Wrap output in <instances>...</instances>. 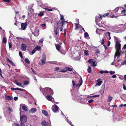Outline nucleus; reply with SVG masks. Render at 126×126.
Returning a JSON list of instances; mask_svg holds the SVG:
<instances>
[{"label": "nucleus", "instance_id": "4be33fe9", "mask_svg": "<svg viewBox=\"0 0 126 126\" xmlns=\"http://www.w3.org/2000/svg\"><path fill=\"white\" fill-rule=\"evenodd\" d=\"M15 83L17 85L19 86H21V87H24L23 86H22V84L18 82L17 81L15 80Z\"/></svg>", "mask_w": 126, "mask_h": 126}, {"label": "nucleus", "instance_id": "49530a36", "mask_svg": "<svg viewBox=\"0 0 126 126\" xmlns=\"http://www.w3.org/2000/svg\"><path fill=\"white\" fill-rule=\"evenodd\" d=\"M121 64L124 65L126 64V60L123 61V62L121 63Z\"/></svg>", "mask_w": 126, "mask_h": 126}, {"label": "nucleus", "instance_id": "13d9d810", "mask_svg": "<svg viewBox=\"0 0 126 126\" xmlns=\"http://www.w3.org/2000/svg\"><path fill=\"white\" fill-rule=\"evenodd\" d=\"M100 96L99 95H95L93 96V97H99Z\"/></svg>", "mask_w": 126, "mask_h": 126}, {"label": "nucleus", "instance_id": "473e14b6", "mask_svg": "<svg viewBox=\"0 0 126 126\" xmlns=\"http://www.w3.org/2000/svg\"><path fill=\"white\" fill-rule=\"evenodd\" d=\"M7 40L5 37H3V41L4 43L5 44L6 43Z\"/></svg>", "mask_w": 126, "mask_h": 126}, {"label": "nucleus", "instance_id": "58836bf2", "mask_svg": "<svg viewBox=\"0 0 126 126\" xmlns=\"http://www.w3.org/2000/svg\"><path fill=\"white\" fill-rule=\"evenodd\" d=\"M19 56L21 58H23V56L22 54V52L20 51H19Z\"/></svg>", "mask_w": 126, "mask_h": 126}, {"label": "nucleus", "instance_id": "c03bdc74", "mask_svg": "<svg viewBox=\"0 0 126 126\" xmlns=\"http://www.w3.org/2000/svg\"><path fill=\"white\" fill-rule=\"evenodd\" d=\"M75 25L76 26V27L75 28V30H77L78 29V28H79V26L78 24L77 23L75 24Z\"/></svg>", "mask_w": 126, "mask_h": 126}, {"label": "nucleus", "instance_id": "37998d69", "mask_svg": "<svg viewBox=\"0 0 126 126\" xmlns=\"http://www.w3.org/2000/svg\"><path fill=\"white\" fill-rule=\"evenodd\" d=\"M82 84H81V83H80L79 84H77L76 85V87H79Z\"/></svg>", "mask_w": 126, "mask_h": 126}, {"label": "nucleus", "instance_id": "7c9ffc66", "mask_svg": "<svg viewBox=\"0 0 126 126\" xmlns=\"http://www.w3.org/2000/svg\"><path fill=\"white\" fill-rule=\"evenodd\" d=\"M125 10H123L121 11V14H122V15H121L120 16H125L126 15V14H125V12L124 11Z\"/></svg>", "mask_w": 126, "mask_h": 126}, {"label": "nucleus", "instance_id": "6e6552de", "mask_svg": "<svg viewBox=\"0 0 126 126\" xmlns=\"http://www.w3.org/2000/svg\"><path fill=\"white\" fill-rule=\"evenodd\" d=\"M27 23L26 22L25 23H22L21 24V28L23 30H25L26 28Z\"/></svg>", "mask_w": 126, "mask_h": 126}, {"label": "nucleus", "instance_id": "ea45409f", "mask_svg": "<svg viewBox=\"0 0 126 126\" xmlns=\"http://www.w3.org/2000/svg\"><path fill=\"white\" fill-rule=\"evenodd\" d=\"M88 62L90 63H91V64L93 61V59H89L88 61Z\"/></svg>", "mask_w": 126, "mask_h": 126}, {"label": "nucleus", "instance_id": "412c9836", "mask_svg": "<svg viewBox=\"0 0 126 126\" xmlns=\"http://www.w3.org/2000/svg\"><path fill=\"white\" fill-rule=\"evenodd\" d=\"M22 108L23 110L26 111H28V109L27 107L25 106L24 105L22 106Z\"/></svg>", "mask_w": 126, "mask_h": 126}, {"label": "nucleus", "instance_id": "a18cd8bd", "mask_svg": "<svg viewBox=\"0 0 126 126\" xmlns=\"http://www.w3.org/2000/svg\"><path fill=\"white\" fill-rule=\"evenodd\" d=\"M36 50L34 48L33 50L32 51L31 53L32 54H34V53L35 52H36Z\"/></svg>", "mask_w": 126, "mask_h": 126}, {"label": "nucleus", "instance_id": "2eb2a0df", "mask_svg": "<svg viewBox=\"0 0 126 126\" xmlns=\"http://www.w3.org/2000/svg\"><path fill=\"white\" fill-rule=\"evenodd\" d=\"M46 98L49 101H51L52 100V97L51 96V95L47 96Z\"/></svg>", "mask_w": 126, "mask_h": 126}, {"label": "nucleus", "instance_id": "603ef678", "mask_svg": "<svg viewBox=\"0 0 126 126\" xmlns=\"http://www.w3.org/2000/svg\"><path fill=\"white\" fill-rule=\"evenodd\" d=\"M3 1L7 3H9L10 2V0H3Z\"/></svg>", "mask_w": 126, "mask_h": 126}, {"label": "nucleus", "instance_id": "79ce46f5", "mask_svg": "<svg viewBox=\"0 0 126 126\" xmlns=\"http://www.w3.org/2000/svg\"><path fill=\"white\" fill-rule=\"evenodd\" d=\"M84 53L85 54V55L86 56H87L88 55V52L87 50H85L84 51Z\"/></svg>", "mask_w": 126, "mask_h": 126}, {"label": "nucleus", "instance_id": "69168bd1", "mask_svg": "<svg viewBox=\"0 0 126 126\" xmlns=\"http://www.w3.org/2000/svg\"><path fill=\"white\" fill-rule=\"evenodd\" d=\"M116 75H114L112 76V78H116Z\"/></svg>", "mask_w": 126, "mask_h": 126}, {"label": "nucleus", "instance_id": "338daca9", "mask_svg": "<svg viewBox=\"0 0 126 126\" xmlns=\"http://www.w3.org/2000/svg\"><path fill=\"white\" fill-rule=\"evenodd\" d=\"M24 123H20V126H25V125L24 124Z\"/></svg>", "mask_w": 126, "mask_h": 126}, {"label": "nucleus", "instance_id": "a211bd4d", "mask_svg": "<svg viewBox=\"0 0 126 126\" xmlns=\"http://www.w3.org/2000/svg\"><path fill=\"white\" fill-rule=\"evenodd\" d=\"M59 51L61 53L64 55H65L66 53L65 50L64 49H61Z\"/></svg>", "mask_w": 126, "mask_h": 126}, {"label": "nucleus", "instance_id": "f257e3e1", "mask_svg": "<svg viewBox=\"0 0 126 126\" xmlns=\"http://www.w3.org/2000/svg\"><path fill=\"white\" fill-rule=\"evenodd\" d=\"M116 38V44L115 45V48L116 49V51H117V50L121 49V44L120 43V41H119L117 38L115 37H114V38Z\"/></svg>", "mask_w": 126, "mask_h": 126}, {"label": "nucleus", "instance_id": "f03ea898", "mask_svg": "<svg viewBox=\"0 0 126 126\" xmlns=\"http://www.w3.org/2000/svg\"><path fill=\"white\" fill-rule=\"evenodd\" d=\"M45 92L47 95H52L53 93L52 90L50 88L48 87L45 88Z\"/></svg>", "mask_w": 126, "mask_h": 126}, {"label": "nucleus", "instance_id": "bf43d9fd", "mask_svg": "<svg viewBox=\"0 0 126 126\" xmlns=\"http://www.w3.org/2000/svg\"><path fill=\"white\" fill-rule=\"evenodd\" d=\"M46 25V24L44 23L43 24H42L41 25V27L42 28H43L44 26H45Z\"/></svg>", "mask_w": 126, "mask_h": 126}, {"label": "nucleus", "instance_id": "aec40b11", "mask_svg": "<svg viewBox=\"0 0 126 126\" xmlns=\"http://www.w3.org/2000/svg\"><path fill=\"white\" fill-rule=\"evenodd\" d=\"M65 69L67 70V71H72L73 70V69L68 67H66Z\"/></svg>", "mask_w": 126, "mask_h": 126}, {"label": "nucleus", "instance_id": "a878e982", "mask_svg": "<svg viewBox=\"0 0 126 126\" xmlns=\"http://www.w3.org/2000/svg\"><path fill=\"white\" fill-rule=\"evenodd\" d=\"M112 97H111L110 95H109L107 101L108 102H110L112 100Z\"/></svg>", "mask_w": 126, "mask_h": 126}, {"label": "nucleus", "instance_id": "0e129e2a", "mask_svg": "<svg viewBox=\"0 0 126 126\" xmlns=\"http://www.w3.org/2000/svg\"><path fill=\"white\" fill-rule=\"evenodd\" d=\"M14 100H17V99H18V97H15L14 98Z\"/></svg>", "mask_w": 126, "mask_h": 126}, {"label": "nucleus", "instance_id": "c756f323", "mask_svg": "<svg viewBox=\"0 0 126 126\" xmlns=\"http://www.w3.org/2000/svg\"><path fill=\"white\" fill-rule=\"evenodd\" d=\"M25 61L27 64H30V62L28 58H26L25 60Z\"/></svg>", "mask_w": 126, "mask_h": 126}, {"label": "nucleus", "instance_id": "2f4dec72", "mask_svg": "<svg viewBox=\"0 0 126 126\" xmlns=\"http://www.w3.org/2000/svg\"><path fill=\"white\" fill-rule=\"evenodd\" d=\"M54 30L56 31H59V28L58 27V26H54Z\"/></svg>", "mask_w": 126, "mask_h": 126}, {"label": "nucleus", "instance_id": "864d4df0", "mask_svg": "<svg viewBox=\"0 0 126 126\" xmlns=\"http://www.w3.org/2000/svg\"><path fill=\"white\" fill-rule=\"evenodd\" d=\"M59 69V68L58 67H56L54 69L55 71H58Z\"/></svg>", "mask_w": 126, "mask_h": 126}, {"label": "nucleus", "instance_id": "9d476101", "mask_svg": "<svg viewBox=\"0 0 126 126\" xmlns=\"http://www.w3.org/2000/svg\"><path fill=\"white\" fill-rule=\"evenodd\" d=\"M48 122H47L44 120H43L41 123L42 125L43 126H47V125L48 124Z\"/></svg>", "mask_w": 126, "mask_h": 126}, {"label": "nucleus", "instance_id": "4468645a", "mask_svg": "<svg viewBox=\"0 0 126 126\" xmlns=\"http://www.w3.org/2000/svg\"><path fill=\"white\" fill-rule=\"evenodd\" d=\"M37 110L35 108H32L30 110V111L32 113H33L35 112Z\"/></svg>", "mask_w": 126, "mask_h": 126}, {"label": "nucleus", "instance_id": "b1692460", "mask_svg": "<svg viewBox=\"0 0 126 126\" xmlns=\"http://www.w3.org/2000/svg\"><path fill=\"white\" fill-rule=\"evenodd\" d=\"M29 84V82L27 80L23 82V84L25 85H26Z\"/></svg>", "mask_w": 126, "mask_h": 126}, {"label": "nucleus", "instance_id": "6e6d98bb", "mask_svg": "<svg viewBox=\"0 0 126 126\" xmlns=\"http://www.w3.org/2000/svg\"><path fill=\"white\" fill-rule=\"evenodd\" d=\"M123 88L124 90H126V87L125 85L124 84L123 85Z\"/></svg>", "mask_w": 126, "mask_h": 126}, {"label": "nucleus", "instance_id": "7ed1b4c3", "mask_svg": "<svg viewBox=\"0 0 126 126\" xmlns=\"http://www.w3.org/2000/svg\"><path fill=\"white\" fill-rule=\"evenodd\" d=\"M124 53V52L123 51H122L121 49L118 50H117V51H116V52L114 56V59L116 56H117V58H118Z\"/></svg>", "mask_w": 126, "mask_h": 126}, {"label": "nucleus", "instance_id": "72a5a7b5", "mask_svg": "<svg viewBox=\"0 0 126 126\" xmlns=\"http://www.w3.org/2000/svg\"><path fill=\"white\" fill-rule=\"evenodd\" d=\"M54 34L55 35H57L59 34V31L54 30Z\"/></svg>", "mask_w": 126, "mask_h": 126}, {"label": "nucleus", "instance_id": "bb28decb", "mask_svg": "<svg viewBox=\"0 0 126 126\" xmlns=\"http://www.w3.org/2000/svg\"><path fill=\"white\" fill-rule=\"evenodd\" d=\"M34 48L36 50H38L41 48V47L40 46L37 45Z\"/></svg>", "mask_w": 126, "mask_h": 126}, {"label": "nucleus", "instance_id": "c85d7f7f", "mask_svg": "<svg viewBox=\"0 0 126 126\" xmlns=\"http://www.w3.org/2000/svg\"><path fill=\"white\" fill-rule=\"evenodd\" d=\"M89 36V34L88 33L86 32H85L84 33V37L85 38H86L87 37H88Z\"/></svg>", "mask_w": 126, "mask_h": 126}, {"label": "nucleus", "instance_id": "1a4fd4ad", "mask_svg": "<svg viewBox=\"0 0 126 126\" xmlns=\"http://www.w3.org/2000/svg\"><path fill=\"white\" fill-rule=\"evenodd\" d=\"M46 60V55L45 54H43L42 55V58L41 60V62L43 63V64H44L45 63Z\"/></svg>", "mask_w": 126, "mask_h": 126}, {"label": "nucleus", "instance_id": "f8f14e48", "mask_svg": "<svg viewBox=\"0 0 126 126\" xmlns=\"http://www.w3.org/2000/svg\"><path fill=\"white\" fill-rule=\"evenodd\" d=\"M21 49L24 51H25L26 50V46L24 44H22L21 45Z\"/></svg>", "mask_w": 126, "mask_h": 126}, {"label": "nucleus", "instance_id": "a19ab883", "mask_svg": "<svg viewBox=\"0 0 126 126\" xmlns=\"http://www.w3.org/2000/svg\"><path fill=\"white\" fill-rule=\"evenodd\" d=\"M115 72L112 71H110V75H112L115 73Z\"/></svg>", "mask_w": 126, "mask_h": 126}, {"label": "nucleus", "instance_id": "09e8293b", "mask_svg": "<svg viewBox=\"0 0 126 126\" xmlns=\"http://www.w3.org/2000/svg\"><path fill=\"white\" fill-rule=\"evenodd\" d=\"M60 15L61 16L60 19L61 20H63L64 19V17L63 15L60 14Z\"/></svg>", "mask_w": 126, "mask_h": 126}, {"label": "nucleus", "instance_id": "c9c22d12", "mask_svg": "<svg viewBox=\"0 0 126 126\" xmlns=\"http://www.w3.org/2000/svg\"><path fill=\"white\" fill-rule=\"evenodd\" d=\"M44 9L47 10V11H52L53 10L52 9H49L48 8H44Z\"/></svg>", "mask_w": 126, "mask_h": 126}, {"label": "nucleus", "instance_id": "5fc2aeb1", "mask_svg": "<svg viewBox=\"0 0 126 126\" xmlns=\"http://www.w3.org/2000/svg\"><path fill=\"white\" fill-rule=\"evenodd\" d=\"M93 101H94V100H92V99H91L89 100L88 101V102L89 103H91Z\"/></svg>", "mask_w": 126, "mask_h": 126}, {"label": "nucleus", "instance_id": "774afa93", "mask_svg": "<svg viewBox=\"0 0 126 126\" xmlns=\"http://www.w3.org/2000/svg\"><path fill=\"white\" fill-rule=\"evenodd\" d=\"M123 48L125 49L126 48V44H125Z\"/></svg>", "mask_w": 126, "mask_h": 126}, {"label": "nucleus", "instance_id": "680f3d73", "mask_svg": "<svg viewBox=\"0 0 126 126\" xmlns=\"http://www.w3.org/2000/svg\"><path fill=\"white\" fill-rule=\"evenodd\" d=\"M64 36H65L66 35V29H64Z\"/></svg>", "mask_w": 126, "mask_h": 126}, {"label": "nucleus", "instance_id": "052dcab7", "mask_svg": "<svg viewBox=\"0 0 126 126\" xmlns=\"http://www.w3.org/2000/svg\"><path fill=\"white\" fill-rule=\"evenodd\" d=\"M100 73L101 74L105 73L104 71L101 70L100 71Z\"/></svg>", "mask_w": 126, "mask_h": 126}, {"label": "nucleus", "instance_id": "20e7f679", "mask_svg": "<svg viewBox=\"0 0 126 126\" xmlns=\"http://www.w3.org/2000/svg\"><path fill=\"white\" fill-rule=\"evenodd\" d=\"M27 120V117L25 115H23L20 117V120L21 123H25L26 122Z\"/></svg>", "mask_w": 126, "mask_h": 126}, {"label": "nucleus", "instance_id": "423d86ee", "mask_svg": "<svg viewBox=\"0 0 126 126\" xmlns=\"http://www.w3.org/2000/svg\"><path fill=\"white\" fill-rule=\"evenodd\" d=\"M59 109V107L56 105H54L52 106V109L54 112H56Z\"/></svg>", "mask_w": 126, "mask_h": 126}, {"label": "nucleus", "instance_id": "e2e57ef3", "mask_svg": "<svg viewBox=\"0 0 126 126\" xmlns=\"http://www.w3.org/2000/svg\"><path fill=\"white\" fill-rule=\"evenodd\" d=\"M103 46H104L105 50H106L108 49V47L106 46L105 44L103 45Z\"/></svg>", "mask_w": 126, "mask_h": 126}, {"label": "nucleus", "instance_id": "ddd939ff", "mask_svg": "<svg viewBox=\"0 0 126 126\" xmlns=\"http://www.w3.org/2000/svg\"><path fill=\"white\" fill-rule=\"evenodd\" d=\"M55 46L57 50L59 51L60 50V48L61 47V46L59 44H58L57 45H56Z\"/></svg>", "mask_w": 126, "mask_h": 126}, {"label": "nucleus", "instance_id": "cd10ccee", "mask_svg": "<svg viewBox=\"0 0 126 126\" xmlns=\"http://www.w3.org/2000/svg\"><path fill=\"white\" fill-rule=\"evenodd\" d=\"M44 13L43 12H41L38 15V16L41 17L44 15Z\"/></svg>", "mask_w": 126, "mask_h": 126}, {"label": "nucleus", "instance_id": "4d7b16f0", "mask_svg": "<svg viewBox=\"0 0 126 126\" xmlns=\"http://www.w3.org/2000/svg\"><path fill=\"white\" fill-rule=\"evenodd\" d=\"M72 82L73 84V86L74 87L75 85V82L74 80H72Z\"/></svg>", "mask_w": 126, "mask_h": 126}, {"label": "nucleus", "instance_id": "8fccbe9b", "mask_svg": "<svg viewBox=\"0 0 126 126\" xmlns=\"http://www.w3.org/2000/svg\"><path fill=\"white\" fill-rule=\"evenodd\" d=\"M2 73L1 71V70L0 69V75L2 78H4L3 77L2 75Z\"/></svg>", "mask_w": 126, "mask_h": 126}, {"label": "nucleus", "instance_id": "4c0bfd02", "mask_svg": "<svg viewBox=\"0 0 126 126\" xmlns=\"http://www.w3.org/2000/svg\"><path fill=\"white\" fill-rule=\"evenodd\" d=\"M101 41V44L102 45H103L105 44H104V42H105L104 39L103 38L102 39Z\"/></svg>", "mask_w": 126, "mask_h": 126}, {"label": "nucleus", "instance_id": "6ab92c4d", "mask_svg": "<svg viewBox=\"0 0 126 126\" xmlns=\"http://www.w3.org/2000/svg\"><path fill=\"white\" fill-rule=\"evenodd\" d=\"M6 60L8 62L10 63L13 66H15V64H14L12 61L10 60L8 58H6Z\"/></svg>", "mask_w": 126, "mask_h": 126}, {"label": "nucleus", "instance_id": "de8ad7c7", "mask_svg": "<svg viewBox=\"0 0 126 126\" xmlns=\"http://www.w3.org/2000/svg\"><path fill=\"white\" fill-rule=\"evenodd\" d=\"M9 46L10 49L12 47V44L11 43H9Z\"/></svg>", "mask_w": 126, "mask_h": 126}, {"label": "nucleus", "instance_id": "5701e85b", "mask_svg": "<svg viewBox=\"0 0 126 126\" xmlns=\"http://www.w3.org/2000/svg\"><path fill=\"white\" fill-rule=\"evenodd\" d=\"M110 33L109 32H107L106 33V34H108V35L109 38L107 37V38L108 39H109V40H110L111 39V37L110 36Z\"/></svg>", "mask_w": 126, "mask_h": 126}, {"label": "nucleus", "instance_id": "393cba45", "mask_svg": "<svg viewBox=\"0 0 126 126\" xmlns=\"http://www.w3.org/2000/svg\"><path fill=\"white\" fill-rule=\"evenodd\" d=\"M91 67L89 65L88 66V69H87L88 72L90 73L91 72Z\"/></svg>", "mask_w": 126, "mask_h": 126}, {"label": "nucleus", "instance_id": "0eeeda50", "mask_svg": "<svg viewBox=\"0 0 126 126\" xmlns=\"http://www.w3.org/2000/svg\"><path fill=\"white\" fill-rule=\"evenodd\" d=\"M108 16V17H111V16L110 15V14L109 13H106L105 14H104L103 15H99V16H100V19H102V18L103 17H105V16Z\"/></svg>", "mask_w": 126, "mask_h": 126}, {"label": "nucleus", "instance_id": "39448f33", "mask_svg": "<svg viewBox=\"0 0 126 126\" xmlns=\"http://www.w3.org/2000/svg\"><path fill=\"white\" fill-rule=\"evenodd\" d=\"M57 25H56L57 26H58V27L59 28V27H60V31L62 32L63 31V21H62L61 22H58L56 23Z\"/></svg>", "mask_w": 126, "mask_h": 126}, {"label": "nucleus", "instance_id": "f704fd0d", "mask_svg": "<svg viewBox=\"0 0 126 126\" xmlns=\"http://www.w3.org/2000/svg\"><path fill=\"white\" fill-rule=\"evenodd\" d=\"M91 65V66H95L96 65L95 64V62H93Z\"/></svg>", "mask_w": 126, "mask_h": 126}, {"label": "nucleus", "instance_id": "3c124183", "mask_svg": "<svg viewBox=\"0 0 126 126\" xmlns=\"http://www.w3.org/2000/svg\"><path fill=\"white\" fill-rule=\"evenodd\" d=\"M119 7H117L116 8L115 10V12H118V10H119Z\"/></svg>", "mask_w": 126, "mask_h": 126}, {"label": "nucleus", "instance_id": "f3484780", "mask_svg": "<svg viewBox=\"0 0 126 126\" xmlns=\"http://www.w3.org/2000/svg\"><path fill=\"white\" fill-rule=\"evenodd\" d=\"M5 99L7 100H9L13 99V98L9 96L6 95L5 96Z\"/></svg>", "mask_w": 126, "mask_h": 126}, {"label": "nucleus", "instance_id": "e433bc0d", "mask_svg": "<svg viewBox=\"0 0 126 126\" xmlns=\"http://www.w3.org/2000/svg\"><path fill=\"white\" fill-rule=\"evenodd\" d=\"M60 72H63V73H65V72H66L67 70L64 68V69L60 70Z\"/></svg>", "mask_w": 126, "mask_h": 126}, {"label": "nucleus", "instance_id": "9b49d317", "mask_svg": "<svg viewBox=\"0 0 126 126\" xmlns=\"http://www.w3.org/2000/svg\"><path fill=\"white\" fill-rule=\"evenodd\" d=\"M102 83V81L99 78L97 80V84L96 85H97L99 86H100Z\"/></svg>", "mask_w": 126, "mask_h": 126}, {"label": "nucleus", "instance_id": "dca6fc26", "mask_svg": "<svg viewBox=\"0 0 126 126\" xmlns=\"http://www.w3.org/2000/svg\"><path fill=\"white\" fill-rule=\"evenodd\" d=\"M42 113L46 116H48V114L47 112L45 110H42Z\"/></svg>", "mask_w": 126, "mask_h": 126}]
</instances>
